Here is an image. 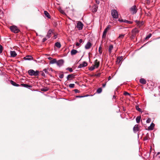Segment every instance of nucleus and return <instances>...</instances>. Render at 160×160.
Listing matches in <instances>:
<instances>
[{
	"instance_id": "nucleus-4",
	"label": "nucleus",
	"mask_w": 160,
	"mask_h": 160,
	"mask_svg": "<svg viewBox=\"0 0 160 160\" xmlns=\"http://www.w3.org/2000/svg\"><path fill=\"white\" fill-rule=\"evenodd\" d=\"M111 14L113 18H118V12L116 10L114 9L111 11Z\"/></svg>"
},
{
	"instance_id": "nucleus-21",
	"label": "nucleus",
	"mask_w": 160,
	"mask_h": 160,
	"mask_svg": "<svg viewBox=\"0 0 160 160\" xmlns=\"http://www.w3.org/2000/svg\"><path fill=\"white\" fill-rule=\"evenodd\" d=\"M10 83L11 84H12L13 86H16V87H18L20 86L18 84L16 83V82H14L12 80H11L10 81Z\"/></svg>"
},
{
	"instance_id": "nucleus-38",
	"label": "nucleus",
	"mask_w": 160,
	"mask_h": 160,
	"mask_svg": "<svg viewBox=\"0 0 160 160\" xmlns=\"http://www.w3.org/2000/svg\"><path fill=\"white\" fill-rule=\"evenodd\" d=\"M151 35H152L151 34H149L146 36V39H148L151 36Z\"/></svg>"
},
{
	"instance_id": "nucleus-19",
	"label": "nucleus",
	"mask_w": 160,
	"mask_h": 160,
	"mask_svg": "<svg viewBox=\"0 0 160 160\" xmlns=\"http://www.w3.org/2000/svg\"><path fill=\"white\" fill-rule=\"evenodd\" d=\"M119 21H120V22H124L127 23L129 24H132V23L133 22L132 21H129L127 20H126L125 19H122L121 20H118Z\"/></svg>"
},
{
	"instance_id": "nucleus-17",
	"label": "nucleus",
	"mask_w": 160,
	"mask_h": 160,
	"mask_svg": "<svg viewBox=\"0 0 160 160\" xmlns=\"http://www.w3.org/2000/svg\"><path fill=\"white\" fill-rule=\"evenodd\" d=\"M154 124L152 122L151 123L150 125L148 127V130H153L154 127Z\"/></svg>"
},
{
	"instance_id": "nucleus-51",
	"label": "nucleus",
	"mask_w": 160,
	"mask_h": 160,
	"mask_svg": "<svg viewBox=\"0 0 160 160\" xmlns=\"http://www.w3.org/2000/svg\"><path fill=\"white\" fill-rule=\"evenodd\" d=\"M82 42V39H80L79 40V43L81 44Z\"/></svg>"
},
{
	"instance_id": "nucleus-3",
	"label": "nucleus",
	"mask_w": 160,
	"mask_h": 160,
	"mask_svg": "<svg viewBox=\"0 0 160 160\" xmlns=\"http://www.w3.org/2000/svg\"><path fill=\"white\" fill-rule=\"evenodd\" d=\"M139 31L137 28H135L133 29L132 31V35L131 36L132 39H134L136 37V34Z\"/></svg>"
},
{
	"instance_id": "nucleus-20",
	"label": "nucleus",
	"mask_w": 160,
	"mask_h": 160,
	"mask_svg": "<svg viewBox=\"0 0 160 160\" xmlns=\"http://www.w3.org/2000/svg\"><path fill=\"white\" fill-rule=\"evenodd\" d=\"M78 52V51L76 49H72L71 51V54L72 55H75Z\"/></svg>"
},
{
	"instance_id": "nucleus-40",
	"label": "nucleus",
	"mask_w": 160,
	"mask_h": 160,
	"mask_svg": "<svg viewBox=\"0 0 160 160\" xmlns=\"http://www.w3.org/2000/svg\"><path fill=\"white\" fill-rule=\"evenodd\" d=\"M2 51V47L1 45L0 44V53H1Z\"/></svg>"
},
{
	"instance_id": "nucleus-45",
	"label": "nucleus",
	"mask_w": 160,
	"mask_h": 160,
	"mask_svg": "<svg viewBox=\"0 0 160 160\" xmlns=\"http://www.w3.org/2000/svg\"><path fill=\"white\" fill-rule=\"evenodd\" d=\"M64 77V75L63 74H61L59 75V77L60 78H62Z\"/></svg>"
},
{
	"instance_id": "nucleus-59",
	"label": "nucleus",
	"mask_w": 160,
	"mask_h": 160,
	"mask_svg": "<svg viewBox=\"0 0 160 160\" xmlns=\"http://www.w3.org/2000/svg\"><path fill=\"white\" fill-rule=\"evenodd\" d=\"M147 120H150L149 119H148Z\"/></svg>"
},
{
	"instance_id": "nucleus-34",
	"label": "nucleus",
	"mask_w": 160,
	"mask_h": 160,
	"mask_svg": "<svg viewBox=\"0 0 160 160\" xmlns=\"http://www.w3.org/2000/svg\"><path fill=\"white\" fill-rule=\"evenodd\" d=\"M75 86V84H70L69 85V87L70 88H73Z\"/></svg>"
},
{
	"instance_id": "nucleus-35",
	"label": "nucleus",
	"mask_w": 160,
	"mask_h": 160,
	"mask_svg": "<svg viewBox=\"0 0 160 160\" xmlns=\"http://www.w3.org/2000/svg\"><path fill=\"white\" fill-rule=\"evenodd\" d=\"M124 35H125L124 34L120 35L118 37V38H121V39L123 38L124 37Z\"/></svg>"
},
{
	"instance_id": "nucleus-22",
	"label": "nucleus",
	"mask_w": 160,
	"mask_h": 160,
	"mask_svg": "<svg viewBox=\"0 0 160 160\" xmlns=\"http://www.w3.org/2000/svg\"><path fill=\"white\" fill-rule=\"evenodd\" d=\"M139 82L143 84H145L146 83V80L143 78L140 79Z\"/></svg>"
},
{
	"instance_id": "nucleus-46",
	"label": "nucleus",
	"mask_w": 160,
	"mask_h": 160,
	"mask_svg": "<svg viewBox=\"0 0 160 160\" xmlns=\"http://www.w3.org/2000/svg\"><path fill=\"white\" fill-rule=\"evenodd\" d=\"M74 91L76 93H79L80 92L77 89H74Z\"/></svg>"
},
{
	"instance_id": "nucleus-56",
	"label": "nucleus",
	"mask_w": 160,
	"mask_h": 160,
	"mask_svg": "<svg viewBox=\"0 0 160 160\" xmlns=\"http://www.w3.org/2000/svg\"><path fill=\"white\" fill-rule=\"evenodd\" d=\"M113 98H115V96H113Z\"/></svg>"
},
{
	"instance_id": "nucleus-43",
	"label": "nucleus",
	"mask_w": 160,
	"mask_h": 160,
	"mask_svg": "<svg viewBox=\"0 0 160 160\" xmlns=\"http://www.w3.org/2000/svg\"><path fill=\"white\" fill-rule=\"evenodd\" d=\"M141 118V116H138L136 118V120H140Z\"/></svg>"
},
{
	"instance_id": "nucleus-7",
	"label": "nucleus",
	"mask_w": 160,
	"mask_h": 160,
	"mask_svg": "<svg viewBox=\"0 0 160 160\" xmlns=\"http://www.w3.org/2000/svg\"><path fill=\"white\" fill-rule=\"evenodd\" d=\"M130 10L132 14H134L137 12V10L136 9V6L135 5L132 6Z\"/></svg>"
},
{
	"instance_id": "nucleus-28",
	"label": "nucleus",
	"mask_w": 160,
	"mask_h": 160,
	"mask_svg": "<svg viewBox=\"0 0 160 160\" xmlns=\"http://www.w3.org/2000/svg\"><path fill=\"white\" fill-rule=\"evenodd\" d=\"M107 33V31H105L104 30V31L102 35V38H105L106 36Z\"/></svg>"
},
{
	"instance_id": "nucleus-10",
	"label": "nucleus",
	"mask_w": 160,
	"mask_h": 160,
	"mask_svg": "<svg viewBox=\"0 0 160 160\" xmlns=\"http://www.w3.org/2000/svg\"><path fill=\"white\" fill-rule=\"evenodd\" d=\"M63 62H63V60L61 59V60H59L58 61H57L56 64L58 66L60 67V66L62 65L63 64Z\"/></svg>"
},
{
	"instance_id": "nucleus-42",
	"label": "nucleus",
	"mask_w": 160,
	"mask_h": 160,
	"mask_svg": "<svg viewBox=\"0 0 160 160\" xmlns=\"http://www.w3.org/2000/svg\"><path fill=\"white\" fill-rule=\"evenodd\" d=\"M43 71L45 73H48V69H46V68H45L44 69Z\"/></svg>"
},
{
	"instance_id": "nucleus-57",
	"label": "nucleus",
	"mask_w": 160,
	"mask_h": 160,
	"mask_svg": "<svg viewBox=\"0 0 160 160\" xmlns=\"http://www.w3.org/2000/svg\"><path fill=\"white\" fill-rule=\"evenodd\" d=\"M123 110L125 111V109L124 108H123Z\"/></svg>"
},
{
	"instance_id": "nucleus-13",
	"label": "nucleus",
	"mask_w": 160,
	"mask_h": 160,
	"mask_svg": "<svg viewBox=\"0 0 160 160\" xmlns=\"http://www.w3.org/2000/svg\"><path fill=\"white\" fill-rule=\"evenodd\" d=\"M75 75L73 74H69L67 76V79L68 80H71L74 78Z\"/></svg>"
},
{
	"instance_id": "nucleus-52",
	"label": "nucleus",
	"mask_w": 160,
	"mask_h": 160,
	"mask_svg": "<svg viewBox=\"0 0 160 160\" xmlns=\"http://www.w3.org/2000/svg\"><path fill=\"white\" fill-rule=\"evenodd\" d=\"M102 85V87H105V86H106V83H103Z\"/></svg>"
},
{
	"instance_id": "nucleus-23",
	"label": "nucleus",
	"mask_w": 160,
	"mask_h": 160,
	"mask_svg": "<svg viewBox=\"0 0 160 160\" xmlns=\"http://www.w3.org/2000/svg\"><path fill=\"white\" fill-rule=\"evenodd\" d=\"M113 46L112 45H110L109 46V49H108V52H109L111 53L112 52V49H113Z\"/></svg>"
},
{
	"instance_id": "nucleus-33",
	"label": "nucleus",
	"mask_w": 160,
	"mask_h": 160,
	"mask_svg": "<svg viewBox=\"0 0 160 160\" xmlns=\"http://www.w3.org/2000/svg\"><path fill=\"white\" fill-rule=\"evenodd\" d=\"M95 68H96L94 66H91L90 68H89V70H91V71H92Z\"/></svg>"
},
{
	"instance_id": "nucleus-58",
	"label": "nucleus",
	"mask_w": 160,
	"mask_h": 160,
	"mask_svg": "<svg viewBox=\"0 0 160 160\" xmlns=\"http://www.w3.org/2000/svg\"><path fill=\"white\" fill-rule=\"evenodd\" d=\"M51 58H49V59H50Z\"/></svg>"
},
{
	"instance_id": "nucleus-16",
	"label": "nucleus",
	"mask_w": 160,
	"mask_h": 160,
	"mask_svg": "<svg viewBox=\"0 0 160 160\" xmlns=\"http://www.w3.org/2000/svg\"><path fill=\"white\" fill-rule=\"evenodd\" d=\"M123 58V57L122 56L120 57H118L117 58V61H116L117 63L119 64L120 62L122 60Z\"/></svg>"
},
{
	"instance_id": "nucleus-47",
	"label": "nucleus",
	"mask_w": 160,
	"mask_h": 160,
	"mask_svg": "<svg viewBox=\"0 0 160 160\" xmlns=\"http://www.w3.org/2000/svg\"><path fill=\"white\" fill-rule=\"evenodd\" d=\"M124 94L125 95H130V94L128 92H125L124 93Z\"/></svg>"
},
{
	"instance_id": "nucleus-44",
	"label": "nucleus",
	"mask_w": 160,
	"mask_h": 160,
	"mask_svg": "<svg viewBox=\"0 0 160 160\" xmlns=\"http://www.w3.org/2000/svg\"><path fill=\"white\" fill-rule=\"evenodd\" d=\"M53 34L54 35V36L53 37V39H56L57 37V35L55 33H54V34Z\"/></svg>"
},
{
	"instance_id": "nucleus-6",
	"label": "nucleus",
	"mask_w": 160,
	"mask_h": 160,
	"mask_svg": "<svg viewBox=\"0 0 160 160\" xmlns=\"http://www.w3.org/2000/svg\"><path fill=\"white\" fill-rule=\"evenodd\" d=\"M83 26V24L81 22L79 21L77 23V27L78 30H81L82 29Z\"/></svg>"
},
{
	"instance_id": "nucleus-29",
	"label": "nucleus",
	"mask_w": 160,
	"mask_h": 160,
	"mask_svg": "<svg viewBox=\"0 0 160 160\" xmlns=\"http://www.w3.org/2000/svg\"><path fill=\"white\" fill-rule=\"evenodd\" d=\"M102 89L101 88H99L98 89H97V92L98 93H100L102 92Z\"/></svg>"
},
{
	"instance_id": "nucleus-48",
	"label": "nucleus",
	"mask_w": 160,
	"mask_h": 160,
	"mask_svg": "<svg viewBox=\"0 0 160 160\" xmlns=\"http://www.w3.org/2000/svg\"><path fill=\"white\" fill-rule=\"evenodd\" d=\"M80 44L78 42H77L76 44V45L77 47H79L80 46Z\"/></svg>"
},
{
	"instance_id": "nucleus-27",
	"label": "nucleus",
	"mask_w": 160,
	"mask_h": 160,
	"mask_svg": "<svg viewBox=\"0 0 160 160\" xmlns=\"http://www.w3.org/2000/svg\"><path fill=\"white\" fill-rule=\"evenodd\" d=\"M111 27V26L110 25H108L107 28L104 29V30L105 31H107V32L110 29Z\"/></svg>"
},
{
	"instance_id": "nucleus-54",
	"label": "nucleus",
	"mask_w": 160,
	"mask_h": 160,
	"mask_svg": "<svg viewBox=\"0 0 160 160\" xmlns=\"http://www.w3.org/2000/svg\"><path fill=\"white\" fill-rule=\"evenodd\" d=\"M151 121H146V122L147 123H149Z\"/></svg>"
},
{
	"instance_id": "nucleus-18",
	"label": "nucleus",
	"mask_w": 160,
	"mask_h": 160,
	"mask_svg": "<svg viewBox=\"0 0 160 160\" xmlns=\"http://www.w3.org/2000/svg\"><path fill=\"white\" fill-rule=\"evenodd\" d=\"M20 86L28 88H31L32 87V86L31 85H29L26 84H21Z\"/></svg>"
},
{
	"instance_id": "nucleus-30",
	"label": "nucleus",
	"mask_w": 160,
	"mask_h": 160,
	"mask_svg": "<svg viewBox=\"0 0 160 160\" xmlns=\"http://www.w3.org/2000/svg\"><path fill=\"white\" fill-rule=\"evenodd\" d=\"M136 109L139 112H142V110L141 109H140L138 106H137L136 107Z\"/></svg>"
},
{
	"instance_id": "nucleus-12",
	"label": "nucleus",
	"mask_w": 160,
	"mask_h": 160,
	"mask_svg": "<svg viewBox=\"0 0 160 160\" xmlns=\"http://www.w3.org/2000/svg\"><path fill=\"white\" fill-rule=\"evenodd\" d=\"M94 63V66L96 68H97L99 65L100 62L97 59H96L95 60Z\"/></svg>"
},
{
	"instance_id": "nucleus-32",
	"label": "nucleus",
	"mask_w": 160,
	"mask_h": 160,
	"mask_svg": "<svg viewBox=\"0 0 160 160\" xmlns=\"http://www.w3.org/2000/svg\"><path fill=\"white\" fill-rule=\"evenodd\" d=\"M97 9H98V7H97L96 6H95V7H94L92 10L93 12H96L97 11Z\"/></svg>"
},
{
	"instance_id": "nucleus-5",
	"label": "nucleus",
	"mask_w": 160,
	"mask_h": 160,
	"mask_svg": "<svg viewBox=\"0 0 160 160\" xmlns=\"http://www.w3.org/2000/svg\"><path fill=\"white\" fill-rule=\"evenodd\" d=\"M54 30L53 29H50L48 31L47 34L46 36V38H49L52 36V34H54Z\"/></svg>"
},
{
	"instance_id": "nucleus-36",
	"label": "nucleus",
	"mask_w": 160,
	"mask_h": 160,
	"mask_svg": "<svg viewBox=\"0 0 160 160\" xmlns=\"http://www.w3.org/2000/svg\"><path fill=\"white\" fill-rule=\"evenodd\" d=\"M67 70H68L69 72H72L73 71L72 68H67Z\"/></svg>"
},
{
	"instance_id": "nucleus-41",
	"label": "nucleus",
	"mask_w": 160,
	"mask_h": 160,
	"mask_svg": "<svg viewBox=\"0 0 160 160\" xmlns=\"http://www.w3.org/2000/svg\"><path fill=\"white\" fill-rule=\"evenodd\" d=\"M48 39V38H46H46H44L42 39V41L43 42H44L45 41H46Z\"/></svg>"
},
{
	"instance_id": "nucleus-1",
	"label": "nucleus",
	"mask_w": 160,
	"mask_h": 160,
	"mask_svg": "<svg viewBox=\"0 0 160 160\" xmlns=\"http://www.w3.org/2000/svg\"><path fill=\"white\" fill-rule=\"evenodd\" d=\"M28 74L31 76H38L39 75V71L36 70L35 71L33 69H30L28 71Z\"/></svg>"
},
{
	"instance_id": "nucleus-9",
	"label": "nucleus",
	"mask_w": 160,
	"mask_h": 160,
	"mask_svg": "<svg viewBox=\"0 0 160 160\" xmlns=\"http://www.w3.org/2000/svg\"><path fill=\"white\" fill-rule=\"evenodd\" d=\"M88 65L87 63L86 62H83L82 63L80 64L78 67V68H80L83 67H85Z\"/></svg>"
},
{
	"instance_id": "nucleus-55",
	"label": "nucleus",
	"mask_w": 160,
	"mask_h": 160,
	"mask_svg": "<svg viewBox=\"0 0 160 160\" xmlns=\"http://www.w3.org/2000/svg\"><path fill=\"white\" fill-rule=\"evenodd\" d=\"M140 121H136L137 122V123H139L140 122Z\"/></svg>"
},
{
	"instance_id": "nucleus-50",
	"label": "nucleus",
	"mask_w": 160,
	"mask_h": 160,
	"mask_svg": "<svg viewBox=\"0 0 160 160\" xmlns=\"http://www.w3.org/2000/svg\"><path fill=\"white\" fill-rule=\"evenodd\" d=\"M41 75L43 77H45V74L43 72H42Z\"/></svg>"
},
{
	"instance_id": "nucleus-39",
	"label": "nucleus",
	"mask_w": 160,
	"mask_h": 160,
	"mask_svg": "<svg viewBox=\"0 0 160 160\" xmlns=\"http://www.w3.org/2000/svg\"><path fill=\"white\" fill-rule=\"evenodd\" d=\"M100 74H101L100 73H98L97 74H96L94 75H93L92 76L99 77L100 76Z\"/></svg>"
},
{
	"instance_id": "nucleus-24",
	"label": "nucleus",
	"mask_w": 160,
	"mask_h": 160,
	"mask_svg": "<svg viewBox=\"0 0 160 160\" xmlns=\"http://www.w3.org/2000/svg\"><path fill=\"white\" fill-rule=\"evenodd\" d=\"M44 14L45 16L48 18H50V16L49 13L46 11H44Z\"/></svg>"
},
{
	"instance_id": "nucleus-37",
	"label": "nucleus",
	"mask_w": 160,
	"mask_h": 160,
	"mask_svg": "<svg viewBox=\"0 0 160 160\" xmlns=\"http://www.w3.org/2000/svg\"><path fill=\"white\" fill-rule=\"evenodd\" d=\"M48 90V89L47 88H43L41 89V91H42L46 92Z\"/></svg>"
},
{
	"instance_id": "nucleus-31",
	"label": "nucleus",
	"mask_w": 160,
	"mask_h": 160,
	"mask_svg": "<svg viewBox=\"0 0 160 160\" xmlns=\"http://www.w3.org/2000/svg\"><path fill=\"white\" fill-rule=\"evenodd\" d=\"M88 96H89V95H85V96H76V98H81L86 97H87Z\"/></svg>"
},
{
	"instance_id": "nucleus-49",
	"label": "nucleus",
	"mask_w": 160,
	"mask_h": 160,
	"mask_svg": "<svg viewBox=\"0 0 160 160\" xmlns=\"http://www.w3.org/2000/svg\"><path fill=\"white\" fill-rule=\"evenodd\" d=\"M101 47H100L99 48V53L101 54L102 53V51H101Z\"/></svg>"
},
{
	"instance_id": "nucleus-8",
	"label": "nucleus",
	"mask_w": 160,
	"mask_h": 160,
	"mask_svg": "<svg viewBox=\"0 0 160 160\" xmlns=\"http://www.w3.org/2000/svg\"><path fill=\"white\" fill-rule=\"evenodd\" d=\"M92 45L91 43L90 42H88L85 45V48L86 49H88L90 48Z\"/></svg>"
},
{
	"instance_id": "nucleus-14",
	"label": "nucleus",
	"mask_w": 160,
	"mask_h": 160,
	"mask_svg": "<svg viewBox=\"0 0 160 160\" xmlns=\"http://www.w3.org/2000/svg\"><path fill=\"white\" fill-rule=\"evenodd\" d=\"M24 59L26 60H30L32 59L33 58L30 55H28L24 58Z\"/></svg>"
},
{
	"instance_id": "nucleus-2",
	"label": "nucleus",
	"mask_w": 160,
	"mask_h": 160,
	"mask_svg": "<svg viewBox=\"0 0 160 160\" xmlns=\"http://www.w3.org/2000/svg\"><path fill=\"white\" fill-rule=\"evenodd\" d=\"M10 29L12 32L14 33H18L20 31V30L15 25L10 26Z\"/></svg>"
},
{
	"instance_id": "nucleus-53",
	"label": "nucleus",
	"mask_w": 160,
	"mask_h": 160,
	"mask_svg": "<svg viewBox=\"0 0 160 160\" xmlns=\"http://www.w3.org/2000/svg\"><path fill=\"white\" fill-rule=\"evenodd\" d=\"M111 79V76H109L108 78V80H110Z\"/></svg>"
},
{
	"instance_id": "nucleus-26",
	"label": "nucleus",
	"mask_w": 160,
	"mask_h": 160,
	"mask_svg": "<svg viewBox=\"0 0 160 160\" xmlns=\"http://www.w3.org/2000/svg\"><path fill=\"white\" fill-rule=\"evenodd\" d=\"M57 60L56 59H54L50 61V63L51 64H54L55 63H57Z\"/></svg>"
},
{
	"instance_id": "nucleus-11",
	"label": "nucleus",
	"mask_w": 160,
	"mask_h": 160,
	"mask_svg": "<svg viewBox=\"0 0 160 160\" xmlns=\"http://www.w3.org/2000/svg\"><path fill=\"white\" fill-rule=\"evenodd\" d=\"M11 57L14 58L16 56L17 54L15 51H11L10 52Z\"/></svg>"
},
{
	"instance_id": "nucleus-25",
	"label": "nucleus",
	"mask_w": 160,
	"mask_h": 160,
	"mask_svg": "<svg viewBox=\"0 0 160 160\" xmlns=\"http://www.w3.org/2000/svg\"><path fill=\"white\" fill-rule=\"evenodd\" d=\"M55 45L56 47L58 48H60L61 47V45L59 42H56L55 43Z\"/></svg>"
},
{
	"instance_id": "nucleus-15",
	"label": "nucleus",
	"mask_w": 160,
	"mask_h": 160,
	"mask_svg": "<svg viewBox=\"0 0 160 160\" xmlns=\"http://www.w3.org/2000/svg\"><path fill=\"white\" fill-rule=\"evenodd\" d=\"M138 130V125H135L133 128V131L134 133H136Z\"/></svg>"
}]
</instances>
